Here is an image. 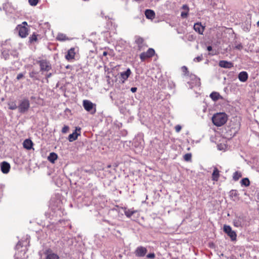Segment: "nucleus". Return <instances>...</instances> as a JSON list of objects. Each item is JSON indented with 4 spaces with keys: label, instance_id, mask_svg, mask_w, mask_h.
Masks as SVG:
<instances>
[{
    "label": "nucleus",
    "instance_id": "38",
    "mask_svg": "<svg viewBox=\"0 0 259 259\" xmlns=\"http://www.w3.org/2000/svg\"><path fill=\"white\" fill-rule=\"evenodd\" d=\"M188 12H189V11H187L186 12H182L181 14V16L183 18H187L188 15Z\"/></svg>",
    "mask_w": 259,
    "mask_h": 259
},
{
    "label": "nucleus",
    "instance_id": "2",
    "mask_svg": "<svg viewBox=\"0 0 259 259\" xmlns=\"http://www.w3.org/2000/svg\"><path fill=\"white\" fill-rule=\"evenodd\" d=\"M248 222L247 221L245 217L239 216L236 217L233 220V225L236 227H245L248 225Z\"/></svg>",
    "mask_w": 259,
    "mask_h": 259
},
{
    "label": "nucleus",
    "instance_id": "29",
    "mask_svg": "<svg viewBox=\"0 0 259 259\" xmlns=\"http://www.w3.org/2000/svg\"><path fill=\"white\" fill-rule=\"evenodd\" d=\"M238 195V193L236 190H231L229 192V196L231 198H233L234 197H236Z\"/></svg>",
    "mask_w": 259,
    "mask_h": 259
},
{
    "label": "nucleus",
    "instance_id": "40",
    "mask_svg": "<svg viewBox=\"0 0 259 259\" xmlns=\"http://www.w3.org/2000/svg\"><path fill=\"white\" fill-rule=\"evenodd\" d=\"M175 131L177 133H179L182 129V126L180 125H177L175 127Z\"/></svg>",
    "mask_w": 259,
    "mask_h": 259
},
{
    "label": "nucleus",
    "instance_id": "36",
    "mask_svg": "<svg viewBox=\"0 0 259 259\" xmlns=\"http://www.w3.org/2000/svg\"><path fill=\"white\" fill-rule=\"evenodd\" d=\"M69 129V127L67 125H64L62 129V133L63 134L66 133Z\"/></svg>",
    "mask_w": 259,
    "mask_h": 259
},
{
    "label": "nucleus",
    "instance_id": "35",
    "mask_svg": "<svg viewBox=\"0 0 259 259\" xmlns=\"http://www.w3.org/2000/svg\"><path fill=\"white\" fill-rule=\"evenodd\" d=\"M182 70L183 72L185 73V75H188L189 71H188V68L186 66H183L182 67Z\"/></svg>",
    "mask_w": 259,
    "mask_h": 259
},
{
    "label": "nucleus",
    "instance_id": "30",
    "mask_svg": "<svg viewBox=\"0 0 259 259\" xmlns=\"http://www.w3.org/2000/svg\"><path fill=\"white\" fill-rule=\"evenodd\" d=\"M203 59V55L201 54L200 56H197L193 59V61L195 62H200Z\"/></svg>",
    "mask_w": 259,
    "mask_h": 259
},
{
    "label": "nucleus",
    "instance_id": "12",
    "mask_svg": "<svg viewBox=\"0 0 259 259\" xmlns=\"http://www.w3.org/2000/svg\"><path fill=\"white\" fill-rule=\"evenodd\" d=\"M1 166V169L3 173L4 174H8L10 169V164L6 162V161H3L0 164Z\"/></svg>",
    "mask_w": 259,
    "mask_h": 259
},
{
    "label": "nucleus",
    "instance_id": "43",
    "mask_svg": "<svg viewBox=\"0 0 259 259\" xmlns=\"http://www.w3.org/2000/svg\"><path fill=\"white\" fill-rule=\"evenodd\" d=\"M24 76V74L23 73H20L17 75V76L16 77V79L17 80H20L22 78H23Z\"/></svg>",
    "mask_w": 259,
    "mask_h": 259
},
{
    "label": "nucleus",
    "instance_id": "1",
    "mask_svg": "<svg viewBox=\"0 0 259 259\" xmlns=\"http://www.w3.org/2000/svg\"><path fill=\"white\" fill-rule=\"evenodd\" d=\"M227 119V116L225 113H217L213 115L212 121L215 125L221 126L226 123Z\"/></svg>",
    "mask_w": 259,
    "mask_h": 259
},
{
    "label": "nucleus",
    "instance_id": "42",
    "mask_svg": "<svg viewBox=\"0 0 259 259\" xmlns=\"http://www.w3.org/2000/svg\"><path fill=\"white\" fill-rule=\"evenodd\" d=\"M22 247V243L20 241H19L16 245V249L18 250L20 247Z\"/></svg>",
    "mask_w": 259,
    "mask_h": 259
},
{
    "label": "nucleus",
    "instance_id": "5",
    "mask_svg": "<svg viewBox=\"0 0 259 259\" xmlns=\"http://www.w3.org/2000/svg\"><path fill=\"white\" fill-rule=\"evenodd\" d=\"M83 106L84 109L90 112L91 114H95L96 112V104H93L91 101L84 100L83 101Z\"/></svg>",
    "mask_w": 259,
    "mask_h": 259
},
{
    "label": "nucleus",
    "instance_id": "21",
    "mask_svg": "<svg viewBox=\"0 0 259 259\" xmlns=\"http://www.w3.org/2000/svg\"><path fill=\"white\" fill-rule=\"evenodd\" d=\"M57 158L58 155L55 152H51L48 157V160L52 163H54Z\"/></svg>",
    "mask_w": 259,
    "mask_h": 259
},
{
    "label": "nucleus",
    "instance_id": "22",
    "mask_svg": "<svg viewBox=\"0 0 259 259\" xmlns=\"http://www.w3.org/2000/svg\"><path fill=\"white\" fill-rule=\"evenodd\" d=\"M220 177V171L217 167L213 169L212 174V180L214 181H218Z\"/></svg>",
    "mask_w": 259,
    "mask_h": 259
},
{
    "label": "nucleus",
    "instance_id": "48",
    "mask_svg": "<svg viewBox=\"0 0 259 259\" xmlns=\"http://www.w3.org/2000/svg\"><path fill=\"white\" fill-rule=\"evenodd\" d=\"M21 25H22L23 26H25L26 27V26H27L28 24L26 21H24V22H22Z\"/></svg>",
    "mask_w": 259,
    "mask_h": 259
},
{
    "label": "nucleus",
    "instance_id": "39",
    "mask_svg": "<svg viewBox=\"0 0 259 259\" xmlns=\"http://www.w3.org/2000/svg\"><path fill=\"white\" fill-rule=\"evenodd\" d=\"M155 257V255L154 253H150L147 255V257L149 258H152L153 259Z\"/></svg>",
    "mask_w": 259,
    "mask_h": 259
},
{
    "label": "nucleus",
    "instance_id": "51",
    "mask_svg": "<svg viewBox=\"0 0 259 259\" xmlns=\"http://www.w3.org/2000/svg\"><path fill=\"white\" fill-rule=\"evenodd\" d=\"M257 26L259 27V21L257 22Z\"/></svg>",
    "mask_w": 259,
    "mask_h": 259
},
{
    "label": "nucleus",
    "instance_id": "15",
    "mask_svg": "<svg viewBox=\"0 0 259 259\" xmlns=\"http://www.w3.org/2000/svg\"><path fill=\"white\" fill-rule=\"evenodd\" d=\"M131 74V71L130 68H128L125 71L120 73V76L122 83L124 82V81L128 78Z\"/></svg>",
    "mask_w": 259,
    "mask_h": 259
},
{
    "label": "nucleus",
    "instance_id": "46",
    "mask_svg": "<svg viewBox=\"0 0 259 259\" xmlns=\"http://www.w3.org/2000/svg\"><path fill=\"white\" fill-rule=\"evenodd\" d=\"M131 91L132 93H135L137 91V88L133 87L131 89Z\"/></svg>",
    "mask_w": 259,
    "mask_h": 259
},
{
    "label": "nucleus",
    "instance_id": "4",
    "mask_svg": "<svg viewBox=\"0 0 259 259\" xmlns=\"http://www.w3.org/2000/svg\"><path fill=\"white\" fill-rule=\"evenodd\" d=\"M29 107V101L27 99H24L20 101L18 109L20 113H24L28 110Z\"/></svg>",
    "mask_w": 259,
    "mask_h": 259
},
{
    "label": "nucleus",
    "instance_id": "24",
    "mask_svg": "<svg viewBox=\"0 0 259 259\" xmlns=\"http://www.w3.org/2000/svg\"><path fill=\"white\" fill-rule=\"evenodd\" d=\"M56 39L58 40L61 41L69 40V38L67 37V36L65 34L61 33H58V34L57 35V36L56 37Z\"/></svg>",
    "mask_w": 259,
    "mask_h": 259
},
{
    "label": "nucleus",
    "instance_id": "31",
    "mask_svg": "<svg viewBox=\"0 0 259 259\" xmlns=\"http://www.w3.org/2000/svg\"><path fill=\"white\" fill-rule=\"evenodd\" d=\"M192 154L191 153H187L184 155V159L186 161H190L191 160Z\"/></svg>",
    "mask_w": 259,
    "mask_h": 259
},
{
    "label": "nucleus",
    "instance_id": "19",
    "mask_svg": "<svg viewBox=\"0 0 259 259\" xmlns=\"http://www.w3.org/2000/svg\"><path fill=\"white\" fill-rule=\"evenodd\" d=\"M124 209V212L126 217L128 218H130L133 214L137 212V210H134V208L127 209L125 207L123 208Z\"/></svg>",
    "mask_w": 259,
    "mask_h": 259
},
{
    "label": "nucleus",
    "instance_id": "7",
    "mask_svg": "<svg viewBox=\"0 0 259 259\" xmlns=\"http://www.w3.org/2000/svg\"><path fill=\"white\" fill-rule=\"evenodd\" d=\"M148 250L146 247L143 246H139L135 250L134 253L137 257H142L145 256Z\"/></svg>",
    "mask_w": 259,
    "mask_h": 259
},
{
    "label": "nucleus",
    "instance_id": "18",
    "mask_svg": "<svg viewBox=\"0 0 259 259\" xmlns=\"http://www.w3.org/2000/svg\"><path fill=\"white\" fill-rule=\"evenodd\" d=\"M248 74L246 71H242L238 74V79L241 82H245L248 79Z\"/></svg>",
    "mask_w": 259,
    "mask_h": 259
},
{
    "label": "nucleus",
    "instance_id": "45",
    "mask_svg": "<svg viewBox=\"0 0 259 259\" xmlns=\"http://www.w3.org/2000/svg\"><path fill=\"white\" fill-rule=\"evenodd\" d=\"M52 75V74L51 73H49L47 74H46V78L47 80V82L48 81V78L51 77Z\"/></svg>",
    "mask_w": 259,
    "mask_h": 259
},
{
    "label": "nucleus",
    "instance_id": "52",
    "mask_svg": "<svg viewBox=\"0 0 259 259\" xmlns=\"http://www.w3.org/2000/svg\"><path fill=\"white\" fill-rule=\"evenodd\" d=\"M107 167H108V168H110V167H111V165H108L107 166Z\"/></svg>",
    "mask_w": 259,
    "mask_h": 259
},
{
    "label": "nucleus",
    "instance_id": "3",
    "mask_svg": "<svg viewBox=\"0 0 259 259\" xmlns=\"http://www.w3.org/2000/svg\"><path fill=\"white\" fill-rule=\"evenodd\" d=\"M37 63L40 67V71L41 72H48L52 69V65L50 62L46 59L37 61Z\"/></svg>",
    "mask_w": 259,
    "mask_h": 259
},
{
    "label": "nucleus",
    "instance_id": "49",
    "mask_svg": "<svg viewBox=\"0 0 259 259\" xmlns=\"http://www.w3.org/2000/svg\"><path fill=\"white\" fill-rule=\"evenodd\" d=\"M227 259H236L234 256L227 257Z\"/></svg>",
    "mask_w": 259,
    "mask_h": 259
},
{
    "label": "nucleus",
    "instance_id": "33",
    "mask_svg": "<svg viewBox=\"0 0 259 259\" xmlns=\"http://www.w3.org/2000/svg\"><path fill=\"white\" fill-rule=\"evenodd\" d=\"M29 5L31 6H35L38 3V0H28Z\"/></svg>",
    "mask_w": 259,
    "mask_h": 259
},
{
    "label": "nucleus",
    "instance_id": "14",
    "mask_svg": "<svg viewBox=\"0 0 259 259\" xmlns=\"http://www.w3.org/2000/svg\"><path fill=\"white\" fill-rule=\"evenodd\" d=\"M75 55V49L72 48L68 51L67 54L65 55V58L68 61L72 60L74 58Z\"/></svg>",
    "mask_w": 259,
    "mask_h": 259
},
{
    "label": "nucleus",
    "instance_id": "16",
    "mask_svg": "<svg viewBox=\"0 0 259 259\" xmlns=\"http://www.w3.org/2000/svg\"><path fill=\"white\" fill-rule=\"evenodd\" d=\"M194 29L199 34H202L203 32L204 29V27H203L201 23H196L194 25Z\"/></svg>",
    "mask_w": 259,
    "mask_h": 259
},
{
    "label": "nucleus",
    "instance_id": "10",
    "mask_svg": "<svg viewBox=\"0 0 259 259\" xmlns=\"http://www.w3.org/2000/svg\"><path fill=\"white\" fill-rule=\"evenodd\" d=\"M135 42L138 45V50L139 51L143 50L145 47H147L144 43L143 38L140 36H136L135 37Z\"/></svg>",
    "mask_w": 259,
    "mask_h": 259
},
{
    "label": "nucleus",
    "instance_id": "26",
    "mask_svg": "<svg viewBox=\"0 0 259 259\" xmlns=\"http://www.w3.org/2000/svg\"><path fill=\"white\" fill-rule=\"evenodd\" d=\"M251 28V22L246 23L243 25L242 29L245 32H249Z\"/></svg>",
    "mask_w": 259,
    "mask_h": 259
},
{
    "label": "nucleus",
    "instance_id": "44",
    "mask_svg": "<svg viewBox=\"0 0 259 259\" xmlns=\"http://www.w3.org/2000/svg\"><path fill=\"white\" fill-rule=\"evenodd\" d=\"M183 9L186 10L187 11H189V8L187 5H184L182 8Z\"/></svg>",
    "mask_w": 259,
    "mask_h": 259
},
{
    "label": "nucleus",
    "instance_id": "50",
    "mask_svg": "<svg viewBox=\"0 0 259 259\" xmlns=\"http://www.w3.org/2000/svg\"><path fill=\"white\" fill-rule=\"evenodd\" d=\"M108 53L106 51H104L103 53V56H106L107 55Z\"/></svg>",
    "mask_w": 259,
    "mask_h": 259
},
{
    "label": "nucleus",
    "instance_id": "6",
    "mask_svg": "<svg viewBox=\"0 0 259 259\" xmlns=\"http://www.w3.org/2000/svg\"><path fill=\"white\" fill-rule=\"evenodd\" d=\"M223 230L230 237L232 241H235L236 240L237 234L234 231L232 230L230 226L225 225L223 227Z\"/></svg>",
    "mask_w": 259,
    "mask_h": 259
},
{
    "label": "nucleus",
    "instance_id": "28",
    "mask_svg": "<svg viewBox=\"0 0 259 259\" xmlns=\"http://www.w3.org/2000/svg\"><path fill=\"white\" fill-rule=\"evenodd\" d=\"M242 177V175L240 172L238 171H235L233 174V179L235 181H238L240 178Z\"/></svg>",
    "mask_w": 259,
    "mask_h": 259
},
{
    "label": "nucleus",
    "instance_id": "27",
    "mask_svg": "<svg viewBox=\"0 0 259 259\" xmlns=\"http://www.w3.org/2000/svg\"><path fill=\"white\" fill-rule=\"evenodd\" d=\"M241 185H244L246 187L249 186L250 181L247 178H243L240 182Z\"/></svg>",
    "mask_w": 259,
    "mask_h": 259
},
{
    "label": "nucleus",
    "instance_id": "34",
    "mask_svg": "<svg viewBox=\"0 0 259 259\" xmlns=\"http://www.w3.org/2000/svg\"><path fill=\"white\" fill-rule=\"evenodd\" d=\"M37 74V72H36L34 71H32L29 72V77L31 78H33V79H37V78L35 76V75Z\"/></svg>",
    "mask_w": 259,
    "mask_h": 259
},
{
    "label": "nucleus",
    "instance_id": "53",
    "mask_svg": "<svg viewBox=\"0 0 259 259\" xmlns=\"http://www.w3.org/2000/svg\"><path fill=\"white\" fill-rule=\"evenodd\" d=\"M69 68V65H68V66H66V68Z\"/></svg>",
    "mask_w": 259,
    "mask_h": 259
},
{
    "label": "nucleus",
    "instance_id": "9",
    "mask_svg": "<svg viewBox=\"0 0 259 259\" xmlns=\"http://www.w3.org/2000/svg\"><path fill=\"white\" fill-rule=\"evenodd\" d=\"M16 29L18 31L19 35L22 38H25L28 35L29 29L25 26L18 25Z\"/></svg>",
    "mask_w": 259,
    "mask_h": 259
},
{
    "label": "nucleus",
    "instance_id": "20",
    "mask_svg": "<svg viewBox=\"0 0 259 259\" xmlns=\"http://www.w3.org/2000/svg\"><path fill=\"white\" fill-rule=\"evenodd\" d=\"M23 147L27 150H30L33 146V143L30 139H26L23 143Z\"/></svg>",
    "mask_w": 259,
    "mask_h": 259
},
{
    "label": "nucleus",
    "instance_id": "13",
    "mask_svg": "<svg viewBox=\"0 0 259 259\" xmlns=\"http://www.w3.org/2000/svg\"><path fill=\"white\" fill-rule=\"evenodd\" d=\"M219 65L221 67L228 69L231 68L233 66V64L232 62L225 60L220 61Z\"/></svg>",
    "mask_w": 259,
    "mask_h": 259
},
{
    "label": "nucleus",
    "instance_id": "47",
    "mask_svg": "<svg viewBox=\"0 0 259 259\" xmlns=\"http://www.w3.org/2000/svg\"><path fill=\"white\" fill-rule=\"evenodd\" d=\"M207 50L208 51H211L212 50V47L210 46H209L207 47Z\"/></svg>",
    "mask_w": 259,
    "mask_h": 259
},
{
    "label": "nucleus",
    "instance_id": "17",
    "mask_svg": "<svg viewBox=\"0 0 259 259\" xmlns=\"http://www.w3.org/2000/svg\"><path fill=\"white\" fill-rule=\"evenodd\" d=\"M145 15L146 17L148 19L152 20L155 17V13L153 10L150 9H147L145 11Z\"/></svg>",
    "mask_w": 259,
    "mask_h": 259
},
{
    "label": "nucleus",
    "instance_id": "23",
    "mask_svg": "<svg viewBox=\"0 0 259 259\" xmlns=\"http://www.w3.org/2000/svg\"><path fill=\"white\" fill-rule=\"evenodd\" d=\"M210 97L213 101H217L219 99L222 98L220 94L216 92H213L210 94Z\"/></svg>",
    "mask_w": 259,
    "mask_h": 259
},
{
    "label": "nucleus",
    "instance_id": "37",
    "mask_svg": "<svg viewBox=\"0 0 259 259\" xmlns=\"http://www.w3.org/2000/svg\"><path fill=\"white\" fill-rule=\"evenodd\" d=\"M2 55L4 56V57L5 60H7V59H8L9 58V53L5 51H4L2 52Z\"/></svg>",
    "mask_w": 259,
    "mask_h": 259
},
{
    "label": "nucleus",
    "instance_id": "32",
    "mask_svg": "<svg viewBox=\"0 0 259 259\" xmlns=\"http://www.w3.org/2000/svg\"><path fill=\"white\" fill-rule=\"evenodd\" d=\"M9 109L11 110H15L18 108V106L15 103H11L8 104Z\"/></svg>",
    "mask_w": 259,
    "mask_h": 259
},
{
    "label": "nucleus",
    "instance_id": "41",
    "mask_svg": "<svg viewBox=\"0 0 259 259\" xmlns=\"http://www.w3.org/2000/svg\"><path fill=\"white\" fill-rule=\"evenodd\" d=\"M235 48V49H236L237 50H241L243 48V46L241 44H237V45H236Z\"/></svg>",
    "mask_w": 259,
    "mask_h": 259
},
{
    "label": "nucleus",
    "instance_id": "11",
    "mask_svg": "<svg viewBox=\"0 0 259 259\" xmlns=\"http://www.w3.org/2000/svg\"><path fill=\"white\" fill-rule=\"evenodd\" d=\"M81 130V128L79 127H76L75 131L71 134H70L68 136V140L69 142H72L77 139L78 136L80 134V133H77V131L80 132Z\"/></svg>",
    "mask_w": 259,
    "mask_h": 259
},
{
    "label": "nucleus",
    "instance_id": "8",
    "mask_svg": "<svg viewBox=\"0 0 259 259\" xmlns=\"http://www.w3.org/2000/svg\"><path fill=\"white\" fill-rule=\"evenodd\" d=\"M155 50L152 48H149L145 52L140 55V58L141 61H144L146 59L151 58L155 55Z\"/></svg>",
    "mask_w": 259,
    "mask_h": 259
},
{
    "label": "nucleus",
    "instance_id": "25",
    "mask_svg": "<svg viewBox=\"0 0 259 259\" xmlns=\"http://www.w3.org/2000/svg\"><path fill=\"white\" fill-rule=\"evenodd\" d=\"M37 34L33 33L32 35H30L29 37V42L30 44H32L34 42H36L37 40Z\"/></svg>",
    "mask_w": 259,
    "mask_h": 259
}]
</instances>
